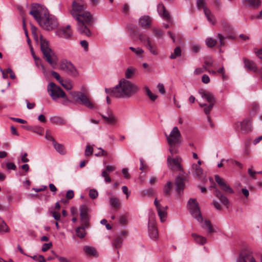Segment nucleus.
I'll return each mask as SVG.
<instances>
[{
  "label": "nucleus",
  "mask_w": 262,
  "mask_h": 262,
  "mask_svg": "<svg viewBox=\"0 0 262 262\" xmlns=\"http://www.w3.org/2000/svg\"><path fill=\"white\" fill-rule=\"evenodd\" d=\"M86 5L82 0H74L72 2L71 14L77 22V30L82 35L90 36V27L93 21L91 13L86 10Z\"/></svg>",
  "instance_id": "nucleus-1"
},
{
  "label": "nucleus",
  "mask_w": 262,
  "mask_h": 262,
  "mask_svg": "<svg viewBox=\"0 0 262 262\" xmlns=\"http://www.w3.org/2000/svg\"><path fill=\"white\" fill-rule=\"evenodd\" d=\"M139 87L125 79H122L119 83L112 89H105L106 93L116 98H128L139 91Z\"/></svg>",
  "instance_id": "nucleus-2"
},
{
  "label": "nucleus",
  "mask_w": 262,
  "mask_h": 262,
  "mask_svg": "<svg viewBox=\"0 0 262 262\" xmlns=\"http://www.w3.org/2000/svg\"><path fill=\"white\" fill-rule=\"evenodd\" d=\"M40 49L43 58L54 68L57 64L58 58L50 47L49 42L42 35L40 36Z\"/></svg>",
  "instance_id": "nucleus-3"
},
{
  "label": "nucleus",
  "mask_w": 262,
  "mask_h": 262,
  "mask_svg": "<svg viewBox=\"0 0 262 262\" xmlns=\"http://www.w3.org/2000/svg\"><path fill=\"white\" fill-rule=\"evenodd\" d=\"M29 14L32 15L39 23L43 18L47 17V15L49 14V11L43 6L38 4H33L31 6Z\"/></svg>",
  "instance_id": "nucleus-4"
},
{
  "label": "nucleus",
  "mask_w": 262,
  "mask_h": 262,
  "mask_svg": "<svg viewBox=\"0 0 262 262\" xmlns=\"http://www.w3.org/2000/svg\"><path fill=\"white\" fill-rule=\"evenodd\" d=\"M47 90L53 100H55L59 98H63L65 102L69 101L64 91L54 82H50L48 84Z\"/></svg>",
  "instance_id": "nucleus-5"
},
{
  "label": "nucleus",
  "mask_w": 262,
  "mask_h": 262,
  "mask_svg": "<svg viewBox=\"0 0 262 262\" xmlns=\"http://www.w3.org/2000/svg\"><path fill=\"white\" fill-rule=\"evenodd\" d=\"M187 207L192 216L199 222L203 223V217L196 199H190L187 203Z\"/></svg>",
  "instance_id": "nucleus-6"
},
{
  "label": "nucleus",
  "mask_w": 262,
  "mask_h": 262,
  "mask_svg": "<svg viewBox=\"0 0 262 262\" xmlns=\"http://www.w3.org/2000/svg\"><path fill=\"white\" fill-rule=\"evenodd\" d=\"M70 94L75 100L90 108L94 107V104L85 95L80 92H71Z\"/></svg>",
  "instance_id": "nucleus-7"
},
{
  "label": "nucleus",
  "mask_w": 262,
  "mask_h": 262,
  "mask_svg": "<svg viewBox=\"0 0 262 262\" xmlns=\"http://www.w3.org/2000/svg\"><path fill=\"white\" fill-rule=\"evenodd\" d=\"M157 10L159 14L166 21L167 23L163 24V27L165 29H168L173 24L172 19L171 18L170 15L168 12L165 9L163 4H159L157 7Z\"/></svg>",
  "instance_id": "nucleus-8"
},
{
  "label": "nucleus",
  "mask_w": 262,
  "mask_h": 262,
  "mask_svg": "<svg viewBox=\"0 0 262 262\" xmlns=\"http://www.w3.org/2000/svg\"><path fill=\"white\" fill-rule=\"evenodd\" d=\"M166 136L168 144L170 146H175L176 144H179L181 142V133L177 126L173 128L169 135L168 136L166 135Z\"/></svg>",
  "instance_id": "nucleus-9"
},
{
  "label": "nucleus",
  "mask_w": 262,
  "mask_h": 262,
  "mask_svg": "<svg viewBox=\"0 0 262 262\" xmlns=\"http://www.w3.org/2000/svg\"><path fill=\"white\" fill-rule=\"evenodd\" d=\"M39 24L43 28L50 31L56 28L58 25V23L56 18L54 16H50L49 14L46 18H43L39 23Z\"/></svg>",
  "instance_id": "nucleus-10"
},
{
  "label": "nucleus",
  "mask_w": 262,
  "mask_h": 262,
  "mask_svg": "<svg viewBox=\"0 0 262 262\" xmlns=\"http://www.w3.org/2000/svg\"><path fill=\"white\" fill-rule=\"evenodd\" d=\"M89 211V208L85 205H83L80 207V218L81 223V226L84 228H88L89 226L90 217L88 214Z\"/></svg>",
  "instance_id": "nucleus-11"
},
{
  "label": "nucleus",
  "mask_w": 262,
  "mask_h": 262,
  "mask_svg": "<svg viewBox=\"0 0 262 262\" xmlns=\"http://www.w3.org/2000/svg\"><path fill=\"white\" fill-rule=\"evenodd\" d=\"M60 68L71 76L76 77L78 75L76 68L70 62L67 61H62L60 64Z\"/></svg>",
  "instance_id": "nucleus-12"
},
{
  "label": "nucleus",
  "mask_w": 262,
  "mask_h": 262,
  "mask_svg": "<svg viewBox=\"0 0 262 262\" xmlns=\"http://www.w3.org/2000/svg\"><path fill=\"white\" fill-rule=\"evenodd\" d=\"M235 127L237 130H241L245 133L251 130V120L250 119H246L243 121L236 122L235 124Z\"/></svg>",
  "instance_id": "nucleus-13"
},
{
  "label": "nucleus",
  "mask_w": 262,
  "mask_h": 262,
  "mask_svg": "<svg viewBox=\"0 0 262 262\" xmlns=\"http://www.w3.org/2000/svg\"><path fill=\"white\" fill-rule=\"evenodd\" d=\"M105 122L109 125H115L117 122V118L109 108L107 109L106 114H100Z\"/></svg>",
  "instance_id": "nucleus-14"
},
{
  "label": "nucleus",
  "mask_w": 262,
  "mask_h": 262,
  "mask_svg": "<svg viewBox=\"0 0 262 262\" xmlns=\"http://www.w3.org/2000/svg\"><path fill=\"white\" fill-rule=\"evenodd\" d=\"M238 262H256V261L252 252L244 251L240 254Z\"/></svg>",
  "instance_id": "nucleus-15"
},
{
  "label": "nucleus",
  "mask_w": 262,
  "mask_h": 262,
  "mask_svg": "<svg viewBox=\"0 0 262 262\" xmlns=\"http://www.w3.org/2000/svg\"><path fill=\"white\" fill-rule=\"evenodd\" d=\"M215 180L216 183L221 187L222 190L227 193H233V190L228 185L225 181L218 175L215 176Z\"/></svg>",
  "instance_id": "nucleus-16"
},
{
  "label": "nucleus",
  "mask_w": 262,
  "mask_h": 262,
  "mask_svg": "<svg viewBox=\"0 0 262 262\" xmlns=\"http://www.w3.org/2000/svg\"><path fill=\"white\" fill-rule=\"evenodd\" d=\"M185 179L178 176L175 180L176 190L178 195H181L185 188Z\"/></svg>",
  "instance_id": "nucleus-17"
},
{
  "label": "nucleus",
  "mask_w": 262,
  "mask_h": 262,
  "mask_svg": "<svg viewBox=\"0 0 262 262\" xmlns=\"http://www.w3.org/2000/svg\"><path fill=\"white\" fill-rule=\"evenodd\" d=\"M181 161V159L178 157L171 159V157H168L167 158L168 163L173 170L183 171V168L180 164Z\"/></svg>",
  "instance_id": "nucleus-18"
},
{
  "label": "nucleus",
  "mask_w": 262,
  "mask_h": 262,
  "mask_svg": "<svg viewBox=\"0 0 262 262\" xmlns=\"http://www.w3.org/2000/svg\"><path fill=\"white\" fill-rule=\"evenodd\" d=\"M199 93L200 94L202 98L205 99L209 103V104H214V98L212 93L207 91L205 89H200L199 90Z\"/></svg>",
  "instance_id": "nucleus-19"
},
{
  "label": "nucleus",
  "mask_w": 262,
  "mask_h": 262,
  "mask_svg": "<svg viewBox=\"0 0 262 262\" xmlns=\"http://www.w3.org/2000/svg\"><path fill=\"white\" fill-rule=\"evenodd\" d=\"M83 251L85 256L90 257H98L99 254L96 249L92 246L85 245L83 247Z\"/></svg>",
  "instance_id": "nucleus-20"
},
{
  "label": "nucleus",
  "mask_w": 262,
  "mask_h": 262,
  "mask_svg": "<svg viewBox=\"0 0 262 262\" xmlns=\"http://www.w3.org/2000/svg\"><path fill=\"white\" fill-rule=\"evenodd\" d=\"M244 61L245 66L247 70L252 71L254 73L259 74L260 75H262V72L260 70H258L254 62L247 59H245Z\"/></svg>",
  "instance_id": "nucleus-21"
},
{
  "label": "nucleus",
  "mask_w": 262,
  "mask_h": 262,
  "mask_svg": "<svg viewBox=\"0 0 262 262\" xmlns=\"http://www.w3.org/2000/svg\"><path fill=\"white\" fill-rule=\"evenodd\" d=\"M243 4L247 7L257 9L261 5V0H242Z\"/></svg>",
  "instance_id": "nucleus-22"
},
{
  "label": "nucleus",
  "mask_w": 262,
  "mask_h": 262,
  "mask_svg": "<svg viewBox=\"0 0 262 262\" xmlns=\"http://www.w3.org/2000/svg\"><path fill=\"white\" fill-rule=\"evenodd\" d=\"M151 21L152 19L149 16H143L139 19L140 26L146 29L150 27Z\"/></svg>",
  "instance_id": "nucleus-23"
},
{
  "label": "nucleus",
  "mask_w": 262,
  "mask_h": 262,
  "mask_svg": "<svg viewBox=\"0 0 262 262\" xmlns=\"http://www.w3.org/2000/svg\"><path fill=\"white\" fill-rule=\"evenodd\" d=\"M70 28V25H67L66 28L60 29L59 31V35L61 37H64L65 38H70L72 34Z\"/></svg>",
  "instance_id": "nucleus-24"
},
{
  "label": "nucleus",
  "mask_w": 262,
  "mask_h": 262,
  "mask_svg": "<svg viewBox=\"0 0 262 262\" xmlns=\"http://www.w3.org/2000/svg\"><path fill=\"white\" fill-rule=\"evenodd\" d=\"M149 234L151 238L153 239H157L158 237L159 234L157 228L154 224L149 225L148 226Z\"/></svg>",
  "instance_id": "nucleus-25"
},
{
  "label": "nucleus",
  "mask_w": 262,
  "mask_h": 262,
  "mask_svg": "<svg viewBox=\"0 0 262 262\" xmlns=\"http://www.w3.org/2000/svg\"><path fill=\"white\" fill-rule=\"evenodd\" d=\"M192 172L199 178H201L203 173V171L201 166L196 164H193L191 167Z\"/></svg>",
  "instance_id": "nucleus-26"
},
{
  "label": "nucleus",
  "mask_w": 262,
  "mask_h": 262,
  "mask_svg": "<svg viewBox=\"0 0 262 262\" xmlns=\"http://www.w3.org/2000/svg\"><path fill=\"white\" fill-rule=\"evenodd\" d=\"M205 16L206 17L208 21L212 25H214L216 23V19L214 15L211 13V11L209 9H205Z\"/></svg>",
  "instance_id": "nucleus-27"
},
{
  "label": "nucleus",
  "mask_w": 262,
  "mask_h": 262,
  "mask_svg": "<svg viewBox=\"0 0 262 262\" xmlns=\"http://www.w3.org/2000/svg\"><path fill=\"white\" fill-rule=\"evenodd\" d=\"M214 194L216 197H217L221 202L224 205H227L229 203V201L227 197L223 195L222 192L219 190L218 189H216L215 190Z\"/></svg>",
  "instance_id": "nucleus-28"
},
{
  "label": "nucleus",
  "mask_w": 262,
  "mask_h": 262,
  "mask_svg": "<svg viewBox=\"0 0 262 262\" xmlns=\"http://www.w3.org/2000/svg\"><path fill=\"white\" fill-rule=\"evenodd\" d=\"M167 207H161L160 208L157 209L158 214L160 217L161 222H164L166 219L167 216Z\"/></svg>",
  "instance_id": "nucleus-29"
},
{
  "label": "nucleus",
  "mask_w": 262,
  "mask_h": 262,
  "mask_svg": "<svg viewBox=\"0 0 262 262\" xmlns=\"http://www.w3.org/2000/svg\"><path fill=\"white\" fill-rule=\"evenodd\" d=\"M139 40L146 46L151 43L150 38L145 33H142L139 35Z\"/></svg>",
  "instance_id": "nucleus-30"
},
{
  "label": "nucleus",
  "mask_w": 262,
  "mask_h": 262,
  "mask_svg": "<svg viewBox=\"0 0 262 262\" xmlns=\"http://www.w3.org/2000/svg\"><path fill=\"white\" fill-rule=\"evenodd\" d=\"M191 235L195 243L198 244L204 245L206 243V238L204 236H201L196 233H192Z\"/></svg>",
  "instance_id": "nucleus-31"
},
{
  "label": "nucleus",
  "mask_w": 262,
  "mask_h": 262,
  "mask_svg": "<svg viewBox=\"0 0 262 262\" xmlns=\"http://www.w3.org/2000/svg\"><path fill=\"white\" fill-rule=\"evenodd\" d=\"M53 145L58 152L61 155L66 154V150L63 145L57 143L56 141H54Z\"/></svg>",
  "instance_id": "nucleus-32"
},
{
  "label": "nucleus",
  "mask_w": 262,
  "mask_h": 262,
  "mask_svg": "<svg viewBox=\"0 0 262 262\" xmlns=\"http://www.w3.org/2000/svg\"><path fill=\"white\" fill-rule=\"evenodd\" d=\"M110 202L111 206L115 208H118L120 206L119 200L118 198L115 196L110 198Z\"/></svg>",
  "instance_id": "nucleus-33"
},
{
  "label": "nucleus",
  "mask_w": 262,
  "mask_h": 262,
  "mask_svg": "<svg viewBox=\"0 0 262 262\" xmlns=\"http://www.w3.org/2000/svg\"><path fill=\"white\" fill-rule=\"evenodd\" d=\"M50 120L52 123L58 125H64L66 124L65 120L63 118L59 117H51Z\"/></svg>",
  "instance_id": "nucleus-34"
},
{
  "label": "nucleus",
  "mask_w": 262,
  "mask_h": 262,
  "mask_svg": "<svg viewBox=\"0 0 262 262\" xmlns=\"http://www.w3.org/2000/svg\"><path fill=\"white\" fill-rule=\"evenodd\" d=\"M181 53H182V50H181L180 47H179V46L177 47L174 49L173 53H172L170 55V56H169V58L172 59H176L177 57L181 56Z\"/></svg>",
  "instance_id": "nucleus-35"
},
{
  "label": "nucleus",
  "mask_w": 262,
  "mask_h": 262,
  "mask_svg": "<svg viewBox=\"0 0 262 262\" xmlns=\"http://www.w3.org/2000/svg\"><path fill=\"white\" fill-rule=\"evenodd\" d=\"M203 228L204 229H207L208 230V233H211L215 232L213 226L209 221H205Z\"/></svg>",
  "instance_id": "nucleus-36"
},
{
  "label": "nucleus",
  "mask_w": 262,
  "mask_h": 262,
  "mask_svg": "<svg viewBox=\"0 0 262 262\" xmlns=\"http://www.w3.org/2000/svg\"><path fill=\"white\" fill-rule=\"evenodd\" d=\"M172 187V183L171 182H168L164 186L163 192L165 195H169L170 194V190Z\"/></svg>",
  "instance_id": "nucleus-37"
},
{
  "label": "nucleus",
  "mask_w": 262,
  "mask_h": 262,
  "mask_svg": "<svg viewBox=\"0 0 262 262\" xmlns=\"http://www.w3.org/2000/svg\"><path fill=\"white\" fill-rule=\"evenodd\" d=\"M139 169L142 172H146L148 170V166L143 158L140 159Z\"/></svg>",
  "instance_id": "nucleus-38"
},
{
  "label": "nucleus",
  "mask_w": 262,
  "mask_h": 262,
  "mask_svg": "<svg viewBox=\"0 0 262 262\" xmlns=\"http://www.w3.org/2000/svg\"><path fill=\"white\" fill-rule=\"evenodd\" d=\"M61 85L66 90H70L73 88V85L72 82L70 80H62V82L60 83Z\"/></svg>",
  "instance_id": "nucleus-39"
},
{
  "label": "nucleus",
  "mask_w": 262,
  "mask_h": 262,
  "mask_svg": "<svg viewBox=\"0 0 262 262\" xmlns=\"http://www.w3.org/2000/svg\"><path fill=\"white\" fill-rule=\"evenodd\" d=\"M214 104H213V103H210V104H209L208 105H207L205 103H204V104L200 103V106L201 107H204V113L206 115H207V114H209L210 113L211 110L212 109V108L213 107Z\"/></svg>",
  "instance_id": "nucleus-40"
},
{
  "label": "nucleus",
  "mask_w": 262,
  "mask_h": 262,
  "mask_svg": "<svg viewBox=\"0 0 262 262\" xmlns=\"http://www.w3.org/2000/svg\"><path fill=\"white\" fill-rule=\"evenodd\" d=\"M136 69L133 67L128 68L125 72V77L127 79L132 78L135 72Z\"/></svg>",
  "instance_id": "nucleus-41"
},
{
  "label": "nucleus",
  "mask_w": 262,
  "mask_h": 262,
  "mask_svg": "<svg viewBox=\"0 0 262 262\" xmlns=\"http://www.w3.org/2000/svg\"><path fill=\"white\" fill-rule=\"evenodd\" d=\"M85 229L86 228H83V226H81L80 227L77 228L76 230L77 236L80 238L84 237L86 234L84 231Z\"/></svg>",
  "instance_id": "nucleus-42"
},
{
  "label": "nucleus",
  "mask_w": 262,
  "mask_h": 262,
  "mask_svg": "<svg viewBox=\"0 0 262 262\" xmlns=\"http://www.w3.org/2000/svg\"><path fill=\"white\" fill-rule=\"evenodd\" d=\"M8 231V226L5 221L0 218V233H3Z\"/></svg>",
  "instance_id": "nucleus-43"
},
{
  "label": "nucleus",
  "mask_w": 262,
  "mask_h": 262,
  "mask_svg": "<svg viewBox=\"0 0 262 262\" xmlns=\"http://www.w3.org/2000/svg\"><path fill=\"white\" fill-rule=\"evenodd\" d=\"M205 42L208 47L211 48L216 45L217 41L215 39L211 37H208L206 39Z\"/></svg>",
  "instance_id": "nucleus-44"
},
{
  "label": "nucleus",
  "mask_w": 262,
  "mask_h": 262,
  "mask_svg": "<svg viewBox=\"0 0 262 262\" xmlns=\"http://www.w3.org/2000/svg\"><path fill=\"white\" fill-rule=\"evenodd\" d=\"M30 129L33 132L37 133L39 135H42L44 132V129L42 127L38 126H33Z\"/></svg>",
  "instance_id": "nucleus-45"
},
{
  "label": "nucleus",
  "mask_w": 262,
  "mask_h": 262,
  "mask_svg": "<svg viewBox=\"0 0 262 262\" xmlns=\"http://www.w3.org/2000/svg\"><path fill=\"white\" fill-rule=\"evenodd\" d=\"M122 240L119 236L115 237L113 242V245L116 248H119L121 246Z\"/></svg>",
  "instance_id": "nucleus-46"
},
{
  "label": "nucleus",
  "mask_w": 262,
  "mask_h": 262,
  "mask_svg": "<svg viewBox=\"0 0 262 262\" xmlns=\"http://www.w3.org/2000/svg\"><path fill=\"white\" fill-rule=\"evenodd\" d=\"M147 49L149 51L151 54L154 55H157L158 52L157 50V48L151 44V42L146 46Z\"/></svg>",
  "instance_id": "nucleus-47"
},
{
  "label": "nucleus",
  "mask_w": 262,
  "mask_h": 262,
  "mask_svg": "<svg viewBox=\"0 0 262 262\" xmlns=\"http://www.w3.org/2000/svg\"><path fill=\"white\" fill-rule=\"evenodd\" d=\"M153 32L158 38L162 37L164 34L161 29L155 28L153 29Z\"/></svg>",
  "instance_id": "nucleus-48"
},
{
  "label": "nucleus",
  "mask_w": 262,
  "mask_h": 262,
  "mask_svg": "<svg viewBox=\"0 0 262 262\" xmlns=\"http://www.w3.org/2000/svg\"><path fill=\"white\" fill-rule=\"evenodd\" d=\"M197 7L199 9L202 8L205 12V9H208L206 7V3L205 0H197L196 1Z\"/></svg>",
  "instance_id": "nucleus-49"
},
{
  "label": "nucleus",
  "mask_w": 262,
  "mask_h": 262,
  "mask_svg": "<svg viewBox=\"0 0 262 262\" xmlns=\"http://www.w3.org/2000/svg\"><path fill=\"white\" fill-rule=\"evenodd\" d=\"M145 89L146 91V95L149 97V98L152 101H155L157 99L158 96L156 95L153 94L147 86H145Z\"/></svg>",
  "instance_id": "nucleus-50"
},
{
  "label": "nucleus",
  "mask_w": 262,
  "mask_h": 262,
  "mask_svg": "<svg viewBox=\"0 0 262 262\" xmlns=\"http://www.w3.org/2000/svg\"><path fill=\"white\" fill-rule=\"evenodd\" d=\"M101 176L104 178V180L106 183H110L111 182V178L110 177L109 173L107 172V170H103L102 171Z\"/></svg>",
  "instance_id": "nucleus-51"
},
{
  "label": "nucleus",
  "mask_w": 262,
  "mask_h": 262,
  "mask_svg": "<svg viewBox=\"0 0 262 262\" xmlns=\"http://www.w3.org/2000/svg\"><path fill=\"white\" fill-rule=\"evenodd\" d=\"M52 252L55 255V257L58 258L59 262H71L67 258L58 255L54 251H52Z\"/></svg>",
  "instance_id": "nucleus-52"
},
{
  "label": "nucleus",
  "mask_w": 262,
  "mask_h": 262,
  "mask_svg": "<svg viewBox=\"0 0 262 262\" xmlns=\"http://www.w3.org/2000/svg\"><path fill=\"white\" fill-rule=\"evenodd\" d=\"M129 49L138 56L141 55L144 52V51L141 48H135L130 47H129Z\"/></svg>",
  "instance_id": "nucleus-53"
},
{
  "label": "nucleus",
  "mask_w": 262,
  "mask_h": 262,
  "mask_svg": "<svg viewBox=\"0 0 262 262\" xmlns=\"http://www.w3.org/2000/svg\"><path fill=\"white\" fill-rule=\"evenodd\" d=\"M217 38L219 40V42H220V47H222V46H224L226 44V42H225V37H224V36H223L222 34H221V33H219L217 34Z\"/></svg>",
  "instance_id": "nucleus-54"
},
{
  "label": "nucleus",
  "mask_w": 262,
  "mask_h": 262,
  "mask_svg": "<svg viewBox=\"0 0 262 262\" xmlns=\"http://www.w3.org/2000/svg\"><path fill=\"white\" fill-rule=\"evenodd\" d=\"M207 70V67L205 66H203L201 68H198L195 69L194 71V74L195 75H199L202 73H203L205 71Z\"/></svg>",
  "instance_id": "nucleus-55"
},
{
  "label": "nucleus",
  "mask_w": 262,
  "mask_h": 262,
  "mask_svg": "<svg viewBox=\"0 0 262 262\" xmlns=\"http://www.w3.org/2000/svg\"><path fill=\"white\" fill-rule=\"evenodd\" d=\"M204 64L208 67L212 66L213 64V60L211 57H206L205 58Z\"/></svg>",
  "instance_id": "nucleus-56"
},
{
  "label": "nucleus",
  "mask_w": 262,
  "mask_h": 262,
  "mask_svg": "<svg viewBox=\"0 0 262 262\" xmlns=\"http://www.w3.org/2000/svg\"><path fill=\"white\" fill-rule=\"evenodd\" d=\"M155 194V191L152 189H148L143 192V194L144 196H150L154 195Z\"/></svg>",
  "instance_id": "nucleus-57"
},
{
  "label": "nucleus",
  "mask_w": 262,
  "mask_h": 262,
  "mask_svg": "<svg viewBox=\"0 0 262 262\" xmlns=\"http://www.w3.org/2000/svg\"><path fill=\"white\" fill-rule=\"evenodd\" d=\"M89 195L92 199H95L98 196V192L95 189H91L89 192Z\"/></svg>",
  "instance_id": "nucleus-58"
},
{
  "label": "nucleus",
  "mask_w": 262,
  "mask_h": 262,
  "mask_svg": "<svg viewBox=\"0 0 262 262\" xmlns=\"http://www.w3.org/2000/svg\"><path fill=\"white\" fill-rule=\"evenodd\" d=\"M93 149L90 145H87L85 150V155L86 156H89L93 153Z\"/></svg>",
  "instance_id": "nucleus-59"
},
{
  "label": "nucleus",
  "mask_w": 262,
  "mask_h": 262,
  "mask_svg": "<svg viewBox=\"0 0 262 262\" xmlns=\"http://www.w3.org/2000/svg\"><path fill=\"white\" fill-rule=\"evenodd\" d=\"M201 49V47L200 45L197 44H192L191 47V50L192 52L194 53H197L199 52Z\"/></svg>",
  "instance_id": "nucleus-60"
},
{
  "label": "nucleus",
  "mask_w": 262,
  "mask_h": 262,
  "mask_svg": "<svg viewBox=\"0 0 262 262\" xmlns=\"http://www.w3.org/2000/svg\"><path fill=\"white\" fill-rule=\"evenodd\" d=\"M52 246V243H45L42 245V251L43 252H46L49 249H50Z\"/></svg>",
  "instance_id": "nucleus-61"
},
{
  "label": "nucleus",
  "mask_w": 262,
  "mask_h": 262,
  "mask_svg": "<svg viewBox=\"0 0 262 262\" xmlns=\"http://www.w3.org/2000/svg\"><path fill=\"white\" fill-rule=\"evenodd\" d=\"M52 75L60 83L62 82V79L61 78L59 74L54 71H52L51 72Z\"/></svg>",
  "instance_id": "nucleus-62"
},
{
  "label": "nucleus",
  "mask_w": 262,
  "mask_h": 262,
  "mask_svg": "<svg viewBox=\"0 0 262 262\" xmlns=\"http://www.w3.org/2000/svg\"><path fill=\"white\" fill-rule=\"evenodd\" d=\"M251 20H253L255 19H262V11H260L258 14L256 15H252L250 16Z\"/></svg>",
  "instance_id": "nucleus-63"
},
{
  "label": "nucleus",
  "mask_w": 262,
  "mask_h": 262,
  "mask_svg": "<svg viewBox=\"0 0 262 262\" xmlns=\"http://www.w3.org/2000/svg\"><path fill=\"white\" fill-rule=\"evenodd\" d=\"M81 46L84 48L85 51H88L89 49V43L87 41L85 40L80 41Z\"/></svg>",
  "instance_id": "nucleus-64"
}]
</instances>
